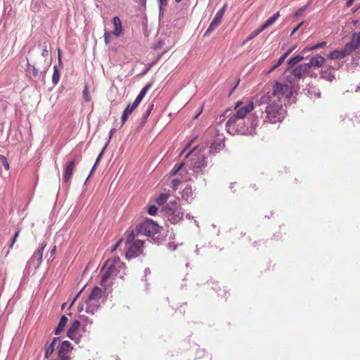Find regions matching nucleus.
Instances as JSON below:
<instances>
[{
  "label": "nucleus",
  "mask_w": 360,
  "mask_h": 360,
  "mask_svg": "<svg viewBox=\"0 0 360 360\" xmlns=\"http://www.w3.org/2000/svg\"><path fill=\"white\" fill-rule=\"evenodd\" d=\"M154 107L153 103H150L145 111V112L143 115L142 117V122H146L148 117V116L150 115L151 111L153 110Z\"/></svg>",
  "instance_id": "c9c22d12"
},
{
  "label": "nucleus",
  "mask_w": 360,
  "mask_h": 360,
  "mask_svg": "<svg viewBox=\"0 0 360 360\" xmlns=\"http://www.w3.org/2000/svg\"><path fill=\"white\" fill-rule=\"evenodd\" d=\"M169 194L168 193H161L158 198H157L155 202L158 205H163L169 198Z\"/></svg>",
  "instance_id": "f704fd0d"
},
{
  "label": "nucleus",
  "mask_w": 360,
  "mask_h": 360,
  "mask_svg": "<svg viewBox=\"0 0 360 360\" xmlns=\"http://www.w3.org/2000/svg\"><path fill=\"white\" fill-rule=\"evenodd\" d=\"M59 79H60V72H59V70H58L57 66L55 65L53 67V73L52 75V83L54 85H56L58 83Z\"/></svg>",
  "instance_id": "72a5a7b5"
},
{
  "label": "nucleus",
  "mask_w": 360,
  "mask_h": 360,
  "mask_svg": "<svg viewBox=\"0 0 360 360\" xmlns=\"http://www.w3.org/2000/svg\"><path fill=\"white\" fill-rule=\"evenodd\" d=\"M155 64V62H152L150 63L147 64L144 70H143L142 75L146 74L151 68Z\"/></svg>",
  "instance_id": "5fc2aeb1"
},
{
  "label": "nucleus",
  "mask_w": 360,
  "mask_h": 360,
  "mask_svg": "<svg viewBox=\"0 0 360 360\" xmlns=\"http://www.w3.org/2000/svg\"><path fill=\"white\" fill-rule=\"evenodd\" d=\"M308 94L311 98H313L314 96L316 98H319L321 96V92L316 90V89L313 88L308 90Z\"/></svg>",
  "instance_id": "ea45409f"
},
{
  "label": "nucleus",
  "mask_w": 360,
  "mask_h": 360,
  "mask_svg": "<svg viewBox=\"0 0 360 360\" xmlns=\"http://www.w3.org/2000/svg\"><path fill=\"white\" fill-rule=\"evenodd\" d=\"M163 54H164V52L160 54H158L156 56V58L155 59V60L153 62H155V63H156L161 58V57L163 56Z\"/></svg>",
  "instance_id": "338daca9"
},
{
  "label": "nucleus",
  "mask_w": 360,
  "mask_h": 360,
  "mask_svg": "<svg viewBox=\"0 0 360 360\" xmlns=\"http://www.w3.org/2000/svg\"><path fill=\"white\" fill-rule=\"evenodd\" d=\"M203 147L195 146L186 155V162L176 164L170 172L172 176H184L188 173L197 179L205 174V169L207 166V157L202 153Z\"/></svg>",
  "instance_id": "f03ea898"
},
{
  "label": "nucleus",
  "mask_w": 360,
  "mask_h": 360,
  "mask_svg": "<svg viewBox=\"0 0 360 360\" xmlns=\"http://www.w3.org/2000/svg\"><path fill=\"white\" fill-rule=\"evenodd\" d=\"M354 1V0H347L346 6L347 8L350 7L353 4Z\"/></svg>",
  "instance_id": "69168bd1"
},
{
  "label": "nucleus",
  "mask_w": 360,
  "mask_h": 360,
  "mask_svg": "<svg viewBox=\"0 0 360 360\" xmlns=\"http://www.w3.org/2000/svg\"><path fill=\"white\" fill-rule=\"evenodd\" d=\"M163 45H164V42L162 40H159L153 44V49L154 50H158V49H160Z\"/></svg>",
  "instance_id": "864d4df0"
},
{
  "label": "nucleus",
  "mask_w": 360,
  "mask_h": 360,
  "mask_svg": "<svg viewBox=\"0 0 360 360\" xmlns=\"http://www.w3.org/2000/svg\"><path fill=\"white\" fill-rule=\"evenodd\" d=\"M335 68L333 66L326 67L321 70L320 77L323 79L332 82L335 78Z\"/></svg>",
  "instance_id": "2eb2a0df"
},
{
  "label": "nucleus",
  "mask_w": 360,
  "mask_h": 360,
  "mask_svg": "<svg viewBox=\"0 0 360 360\" xmlns=\"http://www.w3.org/2000/svg\"><path fill=\"white\" fill-rule=\"evenodd\" d=\"M122 241V239L119 240L117 242H116L112 247H111V249H110V251L111 252H113L115 251L117 247L120 245V243Z\"/></svg>",
  "instance_id": "4d7b16f0"
},
{
  "label": "nucleus",
  "mask_w": 360,
  "mask_h": 360,
  "mask_svg": "<svg viewBox=\"0 0 360 360\" xmlns=\"http://www.w3.org/2000/svg\"><path fill=\"white\" fill-rule=\"evenodd\" d=\"M287 58V54H283L279 58L278 60H277L276 65L279 67L283 62L284 60L286 59Z\"/></svg>",
  "instance_id": "6e6d98bb"
},
{
  "label": "nucleus",
  "mask_w": 360,
  "mask_h": 360,
  "mask_svg": "<svg viewBox=\"0 0 360 360\" xmlns=\"http://www.w3.org/2000/svg\"><path fill=\"white\" fill-rule=\"evenodd\" d=\"M0 162L6 171L9 170L10 166L6 156L0 155Z\"/></svg>",
  "instance_id": "58836bf2"
},
{
  "label": "nucleus",
  "mask_w": 360,
  "mask_h": 360,
  "mask_svg": "<svg viewBox=\"0 0 360 360\" xmlns=\"http://www.w3.org/2000/svg\"><path fill=\"white\" fill-rule=\"evenodd\" d=\"M83 97L86 101H89V86L87 84H85L84 91H83Z\"/></svg>",
  "instance_id": "09e8293b"
},
{
  "label": "nucleus",
  "mask_w": 360,
  "mask_h": 360,
  "mask_svg": "<svg viewBox=\"0 0 360 360\" xmlns=\"http://www.w3.org/2000/svg\"><path fill=\"white\" fill-rule=\"evenodd\" d=\"M85 312L90 313V295L86 298L85 300Z\"/></svg>",
  "instance_id": "de8ad7c7"
},
{
  "label": "nucleus",
  "mask_w": 360,
  "mask_h": 360,
  "mask_svg": "<svg viewBox=\"0 0 360 360\" xmlns=\"http://www.w3.org/2000/svg\"><path fill=\"white\" fill-rule=\"evenodd\" d=\"M280 16V13L279 12H277L276 13H274L272 16H271L270 18H269L261 26V29L262 30H264L266 28H267L268 27L271 26V25H273L276 20L278 18V17Z\"/></svg>",
  "instance_id": "393cba45"
},
{
  "label": "nucleus",
  "mask_w": 360,
  "mask_h": 360,
  "mask_svg": "<svg viewBox=\"0 0 360 360\" xmlns=\"http://www.w3.org/2000/svg\"><path fill=\"white\" fill-rule=\"evenodd\" d=\"M192 195H193V191H192L191 186H186L181 193L182 198L188 202H191V200L193 199Z\"/></svg>",
  "instance_id": "a878e982"
},
{
  "label": "nucleus",
  "mask_w": 360,
  "mask_h": 360,
  "mask_svg": "<svg viewBox=\"0 0 360 360\" xmlns=\"http://www.w3.org/2000/svg\"><path fill=\"white\" fill-rule=\"evenodd\" d=\"M106 283L107 282H105L103 285L100 283L101 288L94 286L91 289V315L94 314V311H96L100 307L98 300L102 298L107 292L108 285Z\"/></svg>",
  "instance_id": "6e6552de"
},
{
  "label": "nucleus",
  "mask_w": 360,
  "mask_h": 360,
  "mask_svg": "<svg viewBox=\"0 0 360 360\" xmlns=\"http://www.w3.org/2000/svg\"><path fill=\"white\" fill-rule=\"evenodd\" d=\"M138 107L137 105H134V103L132 104L129 103L125 109L124 110L122 115L121 116V126H123L126 121L127 120L129 115L133 112V111Z\"/></svg>",
  "instance_id": "f3484780"
},
{
  "label": "nucleus",
  "mask_w": 360,
  "mask_h": 360,
  "mask_svg": "<svg viewBox=\"0 0 360 360\" xmlns=\"http://www.w3.org/2000/svg\"><path fill=\"white\" fill-rule=\"evenodd\" d=\"M310 3H308L306 5L302 6L301 8H300L295 13L294 16L295 17H298V16H300L302 15V13H304V11L307 8V7L309 6Z\"/></svg>",
  "instance_id": "79ce46f5"
},
{
  "label": "nucleus",
  "mask_w": 360,
  "mask_h": 360,
  "mask_svg": "<svg viewBox=\"0 0 360 360\" xmlns=\"http://www.w3.org/2000/svg\"><path fill=\"white\" fill-rule=\"evenodd\" d=\"M143 245V242L141 240H136L133 244L127 246L126 258L131 259L138 257L141 253Z\"/></svg>",
  "instance_id": "f8f14e48"
},
{
  "label": "nucleus",
  "mask_w": 360,
  "mask_h": 360,
  "mask_svg": "<svg viewBox=\"0 0 360 360\" xmlns=\"http://www.w3.org/2000/svg\"><path fill=\"white\" fill-rule=\"evenodd\" d=\"M58 340L59 338H54L49 345L46 344L44 354L45 359H48L50 356V355L54 352L56 342Z\"/></svg>",
  "instance_id": "412c9836"
},
{
  "label": "nucleus",
  "mask_w": 360,
  "mask_h": 360,
  "mask_svg": "<svg viewBox=\"0 0 360 360\" xmlns=\"http://www.w3.org/2000/svg\"><path fill=\"white\" fill-rule=\"evenodd\" d=\"M118 101H113L112 103H111V107H110V113H112L113 112V108L114 106L117 105L118 104Z\"/></svg>",
  "instance_id": "0e129e2a"
},
{
  "label": "nucleus",
  "mask_w": 360,
  "mask_h": 360,
  "mask_svg": "<svg viewBox=\"0 0 360 360\" xmlns=\"http://www.w3.org/2000/svg\"><path fill=\"white\" fill-rule=\"evenodd\" d=\"M304 55L305 54H303V52L302 51L301 54H298L293 57H291L288 60V65L290 67L294 66L295 65L297 64L304 58Z\"/></svg>",
  "instance_id": "cd10ccee"
},
{
  "label": "nucleus",
  "mask_w": 360,
  "mask_h": 360,
  "mask_svg": "<svg viewBox=\"0 0 360 360\" xmlns=\"http://www.w3.org/2000/svg\"><path fill=\"white\" fill-rule=\"evenodd\" d=\"M72 343L68 340H64L61 342L58 350V355L59 358H70L68 354L72 350Z\"/></svg>",
  "instance_id": "4468645a"
},
{
  "label": "nucleus",
  "mask_w": 360,
  "mask_h": 360,
  "mask_svg": "<svg viewBox=\"0 0 360 360\" xmlns=\"http://www.w3.org/2000/svg\"><path fill=\"white\" fill-rule=\"evenodd\" d=\"M50 65H51V61H48L46 63V65H45L44 70L42 71H41V72L39 73V77H41L42 80L44 79L46 72L48 71V70L50 67Z\"/></svg>",
  "instance_id": "a18cd8bd"
},
{
  "label": "nucleus",
  "mask_w": 360,
  "mask_h": 360,
  "mask_svg": "<svg viewBox=\"0 0 360 360\" xmlns=\"http://www.w3.org/2000/svg\"><path fill=\"white\" fill-rule=\"evenodd\" d=\"M240 82V79H238V81L236 82V83L235 84V85L232 87V89H231L229 94V96H230L233 92L234 91L236 90V89L237 88L238 84Z\"/></svg>",
  "instance_id": "052dcab7"
},
{
  "label": "nucleus",
  "mask_w": 360,
  "mask_h": 360,
  "mask_svg": "<svg viewBox=\"0 0 360 360\" xmlns=\"http://www.w3.org/2000/svg\"><path fill=\"white\" fill-rule=\"evenodd\" d=\"M160 229L158 224L150 219H147L139 224L135 229L136 234L144 235L150 237L153 234H157Z\"/></svg>",
  "instance_id": "423d86ee"
},
{
  "label": "nucleus",
  "mask_w": 360,
  "mask_h": 360,
  "mask_svg": "<svg viewBox=\"0 0 360 360\" xmlns=\"http://www.w3.org/2000/svg\"><path fill=\"white\" fill-rule=\"evenodd\" d=\"M151 86L152 84H148L141 90V91L139 92V94H138V96H136L134 101V105H139L140 104V103L144 98L145 95L146 94L147 91L150 89Z\"/></svg>",
  "instance_id": "4be33fe9"
},
{
  "label": "nucleus",
  "mask_w": 360,
  "mask_h": 360,
  "mask_svg": "<svg viewBox=\"0 0 360 360\" xmlns=\"http://www.w3.org/2000/svg\"><path fill=\"white\" fill-rule=\"evenodd\" d=\"M259 124V115L255 112L251 118L245 119L238 118L231 116L226 124V131L231 135H252L255 133V128Z\"/></svg>",
  "instance_id": "7ed1b4c3"
},
{
  "label": "nucleus",
  "mask_w": 360,
  "mask_h": 360,
  "mask_svg": "<svg viewBox=\"0 0 360 360\" xmlns=\"http://www.w3.org/2000/svg\"><path fill=\"white\" fill-rule=\"evenodd\" d=\"M220 25V22L218 21L214 20V19L210 24L208 28L205 31L204 36L209 35L211 32H212L219 25Z\"/></svg>",
  "instance_id": "2f4dec72"
},
{
  "label": "nucleus",
  "mask_w": 360,
  "mask_h": 360,
  "mask_svg": "<svg viewBox=\"0 0 360 360\" xmlns=\"http://www.w3.org/2000/svg\"><path fill=\"white\" fill-rule=\"evenodd\" d=\"M360 46V32H354L352 35L351 41L347 42L342 49L345 56L352 54Z\"/></svg>",
  "instance_id": "9b49d317"
},
{
  "label": "nucleus",
  "mask_w": 360,
  "mask_h": 360,
  "mask_svg": "<svg viewBox=\"0 0 360 360\" xmlns=\"http://www.w3.org/2000/svg\"><path fill=\"white\" fill-rule=\"evenodd\" d=\"M83 311H84V306L78 307L79 318L80 321H84V322H87L88 321V316H86L84 314H82V312Z\"/></svg>",
  "instance_id": "a19ab883"
},
{
  "label": "nucleus",
  "mask_w": 360,
  "mask_h": 360,
  "mask_svg": "<svg viewBox=\"0 0 360 360\" xmlns=\"http://www.w3.org/2000/svg\"><path fill=\"white\" fill-rule=\"evenodd\" d=\"M177 248V245H175L173 243L170 242L168 244V248L172 250V251H174L176 250V248Z\"/></svg>",
  "instance_id": "680f3d73"
},
{
  "label": "nucleus",
  "mask_w": 360,
  "mask_h": 360,
  "mask_svg": "<svg viewBox=\"0 0 360 360\" xmlns=\"http://www.w3.org/2000/svg\"><path fill=\"white\" fill-rule=\"evenodd\" d=\"M324 62L325 58L323 56L316 55L312 57L310 59L309 62L306 64L309 65V69H310L312 67H321L323 65Z\"/></svg>",
  "instance_id": "6ab92c4d"
},
{
  "label": "nucleus",
  "mask_w": 360,
  "mask_h": 360,
  "mask_svg": "<svg viewBox=\"0 0 360 360\" xmlns=\"http://www.w3.org/2000/svg\"><path fill=\"white\" fill-rule=\"evenodd\" d=\"M224 147L223 141H214L210 147L209 153L212 155H215L219 153Z\"/></svg>",
  "instance_id": "b1692460"
},
{
  "label": "nucleus",
  "mask_w": 360,
  "mask_h": 360,
  "mask_svg": "<svg viewBox=\"0 0 360 360\" xmlns=\"http://www.w3.org/2000/svg\"><path fill=\"white\" fill-rule=\"evenodd\" d=\"M74 165H75L74 160H71L67 164V165L65 168L64 175H63V180L65 182H68L70 180V179L71 178V176L72 175Z\"/></svg>",
  "instance_id": "aec40b11"
},
{
  "label": "nucleus",
  "mask_w": 360,
  "mask_h": 360,
  "mask_svg": "<svg viewBox=\"0 0 360 360\" xmlns=\"http://www.w3.org/2000/svg\"><path fill=\"white\" fill-rule=\"evenodd\" d=\"M255 106L259 109L255 112H257L259 118H264V122L271 123L281 122L286 113L283 101L278 97L272 96L269 91L266 94L256 96Z\"/></svg>",
  "instance_id": "f257e3e1"
},
{
  "label": "nucleus",
  "mask_w": 360,
  "mask_h": 360,
  "mask_svg": "<svg viewBox=\"0 0 360 360\" xmlns=\"http://www.w3.org/2000/svg\"><path fill=\"white\" fill-rule=\"evenodd\" d=\"M102 153H103V152H101V153L99 154L98 157L97 158V159H96V160L93 167H91V174L93 173V171L96 168V165H97V164H98V162L99 161V159H100L101 156L102 155Z\"/></svg>",
  "instance_id": "e2e57ef3"
},
{
  "label": "nucleus",
  "mask_w": 360,
  "mask_h": 360,
  "mask_svg": "<svg viewBox=\"0 0 360 360\" xmlns=\"http://www.w3.org/2000/svg\"><path fill=\"white\" fill-rule=\"evenodd\" d=\"M135 238V232L134 231H131L127 237L126 239V246L130 245L133 244Z\"/></svg>",
  "instance_id": "4c0bfd02"
},
{
  "label": "nucleus",
  "mask_w": 360,
  "mask_h": 360,
  "mask_svg": "<svg viewBox=\"0 0 360 360\" xmlns=\"http://www.w3.org/2000/svg\"><path fill=\"white\" fill-rule=\"evenodd\" d=\"M47 48L48 47H47L46 43L44 42L43 44V49H42V53H41V56L44 58H46L49 56V51H48Z\"/></svg>",
  "instance_id": "8fccbe9b"
},
{
  "label": "nucleus",
  "mask_w": 360,
  "mask_h": 360,
  "mask_svg": "<svg viewBox=\"0 0 360 360\" xmlns=\"http://www.w3.org/2000/svg\"><path fill=\"white\" fill-rule=\"evenodd\" d=\"M309 65L306 63H303L294 68L292 70L291 74L295 78L300 79L302 78V76L309 71Z\"/></svg>",
  "instance_id": "dca6fc26"
},
{
  "label": "nucleus",
  "mask_w": 360,
  "mask_h": 360,
  "mask_svg": "<svg viewBox=\"0 0 360 360\" xmlns=\"http://www.w3.org/2000/svg\"><path fill=\"white\" fill-rule=\"evenodd\" d=\"M85 288V286L83 287L79 291V292L76 295V296L74 297V299L72 300V302L70 304V305L68 307V309H70L72 306L73 305V304L75 303V302L76 301V300L77 299V297L79 296V295L82 292V291L84 290V289Z\"/></svg>",
  "instance_id": "603ef678"
},
{
  "label": "nucleus",
  "mask_w": 360,
  "mask_h": 360,
  "mask_svg": "<svg viewBox=\"0 0 360 360\" xmlns=\"http://www.w3.org/2000/svg\"><path fill=\"white\" fill-rule=\"evenodd\" d=\"M263 30L261 29V27H259V28L255 30L250 34H249L246 39H245V41H250L252 40L253 38H255V37H257L258 34H259Z\"/></svg>",
  "instance_id": "e433bc0d"
},
{
  "label": "nucleus",
  "mask_w": 360,
  "mask_h": 360,
  "mask_svg": "<svg viewBox=\"0 0 360 360\" xmlns=\"http://www.w3.org/2000/svg\"><path fill=\"white\" fill-rule=\"evenodd\" d=\"M181 183V180L179 178H175L172 181V188L173 190L176 191L179 184Z\"/></svg>",
  "instance_id": "37998d69"
},
{
  "label": "nucleus",
  "mask_w": 360,
  "mask_h": 360,
  "mask_svg": "<svg viewBox=\"0 0 360 360\" xmlns=\"http://www.w3.org/2000/svg\"><path fill=\"white\" fill-rule=\"evenodd\" d=\"M26 72L32 74V77L34 78L38 77L39 75L38 69L34 65H30L28 60L27 61Z\"/></svg>",
  "instance_id": "c756f323"
},
{
  "label": "nucleus",
  "mask_w": 360,
  "mask_h": 360,
  "mask_svg": "<svg viewBox=\"0 0 360 360\" xmlns=\"http://www.w3.org/2000/svg\"><path fill=\"white\" fill-rule=\"evenodd\" d=\"M126 269L125 264L120 261L119 257H114L112 259H108L104 266L101 269L102 276L101 278V283L102 285H104L105 282H107L108 279L113 274L115 276L118 275L122 271V274L120 276L123 277Z\"/></svg>",
  "instance_id": "20e7f679"
},
{
  "label": "nucleus",
  "mask_w": 360,
  "mask_h": 360,
  "mask_svg": "<svg viewBox=\"0 0 360 360\" xmlns=\"http://www.w3.org/2000/svg\"><path fill=\"white\" fill-rule=\"evenodd\" d=\"M240 82V79H238V81L236 82V83L235 84V85L232 87V89H231L229 94V96H230L233 92L234 91L236 90V89L237 88L238 84Z\"/></svg>",
  "instance_id": "bf43d9fd"
},
{
  "label": "nucleus",
  "mask_w": 360,
  "mask_h": 360,
  "mask_svg": "<svg viewBox=\"0 0 360 360\" xmlns=\"http://www.w3.org/2000/svg\"><path fill=\"white\" fill-rule=\"evenodd\" d=\"M112 23L114 25V30L112 33L105 32L104 34L105 41L106 43L108 42V38L110 36V34H113L116 37L120 36L122 32V22L119 17L115 16L112 19Z\"/></svg>",
  "instance_id": "ddd939ff"
},
{
  "label": "nucleus",
  "mask_w": 360,
  "mask_h": 360,
  "mask_svg": "<svg viewBox=\"0 0 360 360\" xmlns=\"http://www.w3.org/2000/svg\"><path fill=\"white\" fill-rule=\"evenodd\" d=\"M345 57H346V56L342 49H340V50L335 49V50L333 51L332 52H330L328 56V58L331 60L344 58Z\"/></svg>",
  "instance_id": "bb28decb"
},
{
  "label": "nucleus",
  "mask_w": 360,
  "mask_h": 360,
  "mask_svg": "<svg viewBox=\"0 0 360 360\" xmlns=\"http://www.w3.org/2000/svg\"><path fill=\"white\" fill-rule=\"evenodd\" d=\"M80 326V321L75 320L70 326L67 332V336L72 340H76V332Z\"/></svg>",
  "instance_id": "a211bd4d"
},
{
  "label": "nucleus",
  "mask_w": 360,
  "mask_h": 360,
  "mask_svg": "<svg viewBox=\"0 0 360 360\" xmlns=\"http://www.w3.org/2000/svg\"><path fill=\"white\" fill-rule=\"evenodd\" d=\"M179 201V199L171 200L161 210L167 220L174 224L182 220L184 215V210L180 206Z\"/></svg>",
  "instance_id": "39448f33"
},
{
  "label": "nucleus",
  "mask_w": 360,
  "mask_h": 360,
  "mask_svg": "<svg viewBox=\"0 0 360 360\" xmlns=\"http://www.w3.org/2000/svg\"><path fill=\"white\" fill-rule=\"evenodd\" d=\"M226 6L227 5L226 4H224L218 11L217 13H216L214 18V20H216V21H218L219 22L221 23V19L224 15V13L226 11Z\"/></svg>",
  "instance_id": "473e14b6"
},
{
  "label": "nucleus",
  "mask_w": 360,
  "mask_h": 360,
  "mask_svg": "<svg viewBox=\"0 0 360 360\" xmlns=\"http://www.w3.org/2000/svg\"><path fill=\"white\" fill-rule=\"evenodd\" d=\"M295 49V47H291L284 54H287V57L292 53V51Z\"/></svg>",
  "instance_id": "774afa93"
},
{
  "label": "nucleus",
  "mask_w": 360,
  "mask_h": 360,
  "mask_svg": "<svg viewBox=\"0 0 360 360\" xmlns=\"http://www.w3.org/2000/svg\"><path fill=\"white\" fill-rule=\"evenodd\" d=\"M303 23H304L303 22H301L295 27H294V29L292 30V31L290 34V36H292L300 29V27L302 25Z\"/></svg>",
  "instance_id": "13d9d810"
},
{
  "label": "nucleus",
  "mask_w": 360,
  "mask_h": 360,
  "mask_svg": "<svg viewBox=\"0 0 360 360\" xmlns=\"http://www.w3.org/2000/svg\"><path fill=\"white\" fill-rule=\"evenodd\" d=\"M151 238V240L155 243V244H157V245H160V243H162V242L164 240L165 238L163 236V235H162L160 232H159V229L158 230V233L157 234H153V236H151L150 237Z\"/></svg>",
  "instance_id": "7c9ffc66"
},
{
  "label": "nucleus",
  "mask_w": 360,
  "mask_h": 360,
  "mask_svg": "<svg viewBox=\"0 0 360 360\" xmlns=\"http://www.w3.org/2000/svg\"><path fill=\"white\" fill-rule=\"evenodd\" d=\"M269 91L271 93L272 96L278 97L281 101L283 97H285L289 100L293 94V88L288 84L276 82L272 89Z\"/></svg>",
  "instance_id": "0eeeda50"
},
{
  "label": "nucleus",
  "mask_w": 360,
  "mask_h": 360,
  "mask_svg": "<svg viewBox=\"0 0 360 360\" xmlns=\"http://www.w3.org/2000/svg\"><path fill=\"white\" fill-rule=\"evenodd\" d=\"M158 212V207L155 205H150L148 207V213L151 216H155Z\"/></svg>",
  "instance_id": "c03bdc74"
},
{
  "label": "nucleus",
  "mask_w": 360,
  "mask_h": 360,
  "mask_svg": "<svg viewBox=\"0 0 360 360\" xmlns=\"http://www.w3.org/2000/svg\"><path fill=\"white\" fill-rule=\"evenodd\" d=\"M19 233H20V230L18 229L14 234V236H13V238L11 240V244H10V246L9 248H12L14 243H15L16 240H17V238L18 237V235H19Z\"/></svg>",
  "instance_id": "3c124183"
},
{
  "label": "nucleus",
  "mask_w": 360,
  "mask_h": 360,
  "mask_svg": "<svg viewBox=\"0 0 360 360\" xmlns=\"http://www.w3.org/2000/svg\"><path fill=\"white\" fill-rule=\"evenodd\" d=\"M56 251V245H54V246L52 248V249L50 250L49 253V254H47V255H46V257H48V259H47L48 262H49V261H51V260L52 261V260L53 259V255H54V254H55Z\"/></svg>",
  "instance_id": "49530a36"
},
{
  "label": "nucleus",
  "mask_w": 360,
  "mask_h": 360,
  "mask_svg": "<svg viewBox=\"0 0 360 360\" xmlns=\"http://www.w3.org/2000/svg\"><path fill=\"white\" fill-rule=\"evenodd\" d=\"M326 44H327L326 41H321V42L317 43L311 46H307L302 50L303 54H306L307 52L312 51V50L323 49L326 46Z\"/></svg>",
  "instance_id": "c85d7f7f"
},
{
  "label": "nucleus",
  "mask_w": 360,
  "mask_h": 360,
  "mask_svg": "<svg viewBox=\"0 0 360 360\" xmlns=\"http://www.w3.org/2000/svg\"><path fill=\"white\" fill-rule=\"evenodd\" d=\"M241 105V101H238L235 103V108L237 110L232 116L236 117L238 118L245 119L247 115L250 113L255 107H256L255 103L252 101L240 107Z\"/></svg>",
  "instance_id": "9d476101"
},
{
  "label": "nucleus",
  "mask_w": 360,
  "mask_h": 360,
  "mask_svg": "<svg viewBox=\"0 0 360 360\" xmlns=\"http://www.w3.org/2000/svg\"><path fill=\"white\" fill-rule=\"evenodd\" d=\"M68 321V317L65 315L62 316L59 320L58 326L54 330V334L55 335L60 334L61 332L64 330V328L65 327Z\"/></svg>",
  "instance_id": "5701e85b"
},
{
  "label": "nucleus",
  "mask_w": 360,
  "mask_h": 360,
  "mask_svg": "<svg viewBox=\"0 0 360 360\" xmlns=\"http://www.w3.org/2000/svg\"><path fill=\"white\" fill-rule=\"evenodd\" d=\"M46 243L43 242L40 244L39 249L33 254L30 260L27 262L25 270L29 271L30 269H37L42 261V256Z\"/></svg>",
  "instance_id": "1a4fd4ad"
}]
</instances>
